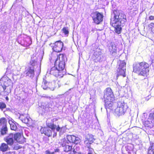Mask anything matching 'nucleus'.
Returning <instances> with one entry per match:
<instances>
[{"label":"nucleus","instance_id":"23","mask_svg":"<svg viewBox=\"0 0 154 154\" xmlns=\"http://www.w3.org/2000/svg\"><path fill=\"white\" fill-rule=\"evenodd\" d=\"M14 139L19 143L21 142H22L21 139H23V136H22L21 134L19 133L14 134Z\"/></svg>","mask_w":154,"mask_h":154},{"label":"nucleus","instance_id":"42","mask_svg":"<svg viewBox=\"0 0 154 154\" xmlns=\"http://www.w3.org/2000/svg\"><path fill=\"white\" fill-rule=\"evenodd\" d=\"M59 149H56L55 150V152H58L59 151Z\"/></svg>","mask_w":154,"mask_h":154},{"label":"nucleus","instance_id":"31","mask_svg":"<svg viewBox=\"0 0 154 154\" xmlns=\"http://www.w3.org/2000/svg\"><path fill=\"white\" fill-rule=\"evenodd\" d=\"M149 26L150 29L151 30L153 33H154V23H151L149 25Z\"/></svg>","mask_w":154,"mask_h":154},{"label":"nucleus","instance_id":"43","mask_svg":"<svg viewBox=\"0 0 154 154\" xmlns=\"http://www.w3.org/2000/svg\"><path fill=\"white\" fill-rule=\"evenodd\" d=\"M6 99L7 100H8V97H6Z\"/></svg>","mask_w":154,"mask_h":154},{"label":"nucleus","instance_id":"39","mask_svg":"<svg viewBox=\"0 0 154 154\" xmlns=\"http://www.w3.org/2000/svg\"><path fill=\"white\" fill-rule=\"evenodd\" d=\"M75 149H75V151H76H76H79V147H77V146H75Z\"/></svg>","mask_w":154,"mask_h":154},{"label":"nucleus","instance_id":"11","mask_svg":"<svg viewBox=\"0 0 154 154\" xmlns=\"http://www.w3.org/2000/svg\"><path fill=\"white\" fill-rule=\"evenodd\" d=\"M6 123L5 118H2L0 119V128L1 129V134L2 135L5 134L7 131Z\"/></svg>","mask_w":154,"mask_h":154},{"label":"nucleus","instance_id":"5","mask_svg":"<svg viewBox=\"0 0 154 154\" xmlns=\"http://www.w3.org/2000/svg\"><path fill=\"white\" fill-rule=\"evenodd\" d=\"M128 108L127 103L123 101H119L118 103V107L115 109L114 115L119 116L124 115Z\"/></svg>","mask_w":154,"mask_h":154},{"label":"nucleus","instance_id":"16","mask_svg":"<svg viewBox=\"0 0 154 154\" xmlns=\"http://www.w3.org/2000/svg\"><path fill=\"white\" fill-rule=\"evenodd\" d=\"M107 49L112 54L116 52L117 51L116 46L114 43L112 42H110L108 44L107 46Z\"/></svg>","mask_w":154,"mask_h":154},{"label":"nucleus","instance_id":"44","mask_svg":"<svg viewBox=\"0 0 154 154\" xmlns=\"http://www.w3.org/2000/svg\"><path fill=\"white\" fill-rule=\"evenodd\" d=\"M88 37H87V39H88Z\"/></svg>","mask_w":154,"mask_h":154},{"label":"nucleus","instance_id":"7","mask_svg":"<svg viewBox=\"0 0 154 154\" xmlns=\"http://www.w3.org/2000/svg\"><path fill=\"white\" fill-rule=\"evenodd\" d=\"M126 65V63L124 61L120 60L119 67L117 70V74L118 75H122L123 77L126 76L125 74Z\"/></svg>","mask_w":154,"mask_h":154},{"label":"nucleus","instance_id":"21","mask_svg":"<svg viewBox=\"0 0 154 154\" xmlns=\"http://www.w3.org/2000/svg\"><path fill=\"white\" fill-rule=\"evenodd\" d=\"M14 134H11L5 138V140L8 145H13L14 143Z\"/></svg>","mask_w":154,"mask_h":154},{"label":"nucleus","instance_id":"13","mask_svg":"<svg viewBox=\"0 0 154 154\" xmlns=\"http://www.w3.org/2000/svg\"><path fill=\"white\" fill-rule=\"evenodd\" d=\"M18 116H19V119H20L22 122L26 124L29 123L31 119L28 115L26 114H20L18 113Z\"/></svg>","mask_w":154,"mask_h":154},{"label":"nucleus","instance_id":"18","mask_svg":"<svg viewBox=\"0 0 154 154\" xmlns=\"http://www.w3.org/2000/svg\"><path fill=\"white\" fill-rule=\"evenodd\" d=\"M38 105L39 106V109L42 110V113L45 112L49 109V105L48 102L42 103L41 104L39 103Z\"/></svg>","mask_w":154,"mask_h":154},{"label":"nucleus","instance_id":"9","mask_svg":"<svg viewBox=\"0 0 154 154\" xmlns=\"http://www.w3.org/2000/svg\"><path fill=\"white\" fill-rule=\"evenodd\" d=\"M91 17L94 23L99 24L103 21V16L102 14L96 11L92 14Z\"/></svg>","mask_w":154,"mask_h":154},{"label":"nucleus","instance_id":"4","mask_svg":"<svg viewBox=\"0 0 154 154\" xmlns=\"http://www.w3.org/2000/svg\"><path fill=\"white\" fill-rule=\"evenodd\" d=\"M48 126L50 128L49 129L47 128H42L41 129V131L42 133L44 134H45L48 137L51 136L52 134V131H53L55 133L54 131L55 129L57 131H60L62 133V131L63 129V127L60 128L59 126L57 127V126L54 125L53 123H49L48 125ZM57 135V133H54L53 135V137Z\"/></svg>","mask_w":154,"mask_h":154},{"label":"nucleus","instance_id":"10","mask_svg":"<svg viewBox=\"0 0 154 154\" xmlns=\"http://www.w3.org/2000/svg\"><path fill=\"white\" fill-rule=\"evenodd\" d=\"M114 95L111 89L110 88H107L104 91V101L113 100Z\"/></svg>","mask_w":154,"mask_h":154},{"label":"nucleus","instance_id":"24","mask_svg":"<svg viewBox=\"0 0 154 154\" xmlns=\"http://www.w3.org/2000/svg\"><path fill=\"white\" fill-rule=\"evenodd\" d=\"M8 149V145L5 143H2L0 146V150L3 152L7 151Z\"/></svg>","mask_w":154,"mask_h":154},{"label":"nucleus","instance_id":"6","mask_svg":"<svg viewBox=\"0 0 154 154\" xmlns=\"http://www.w3.org/2000/svg\"><path fill=\"white\" fill-rule=\"evenodd\" d=\"M66 60L65 56L63 54H60L57 56L55 62V65L57 69H60V71H65V62Z\"/></svg>","mask_w":154,"mask_h":154},{"label":"nucleus","instance_id":"19","mask_svg":"<svg viewBox=\"0 0 154 154\" xmlns=\"http://www.w3.org/2000/svg\"><path fill=\"white\" fill-rule=\"evenodd\" d=\"M57 68L55 67L54 66L52 67L49 71H48L47 72H49L50 74H52L54 75L55 76H56L59 78H60L63 77V73L61 72H60V75L58 74H55L56 71H57Z\"/></svg>","mask_w":154,"mask_h":154},{"label":"nucleus","instance_id":"8","mask_svg":"<svg viewBox=\"0 0 154 154\" xmlns=\"http://www.w3.org/2000/svg\"><path fill=\"white\" fill-rule=\"evenodd\" d=\"M36 57L35 59L31 58V61H30V63L32 65V67H30L27 71H26V74L27 76H29L30 77L32 78L34 75V71L33 66H35L37 64V59Z\"/></svg>","mask_w":154,"mask_h":154},{"label":"nucleus","instance_id":"2","mask_svg":"<svg viewBox=\"0 0 154 154\" xmlns=\"http://www.w3.org/2000/svg\"><path fill=\"white\" fill-rule=\"evenodd\" d=\"M149 65L145 62L137 63L133 65V71L139 75L146 77L149 71Z\"/></svg>","mask_w":154,"mask_h":154},{"label":"nucleus","instance_id":"32","mask_svg":"<svg viewBox=\"0 0 154 154\" xmlns=\"http://www.w3.org/2000/svg\"><path fill=\"white\" fill-rule=\"evenodd\" d=\"M66 140L64 139L61 140L59 142L61 143L60 145H62L63 147L66 145Z\"/></svg>","mask_w":154,"mask_h":154},{"label":"nucleus","instance_id":"27","mask_svg":"<svg viewBox=\"0 0 154 154\" xmlns=\"http://www.w3.org/2000/svg\"><path fill=\"white\" fill-rule=\"evenodd\" d=\"M9 123L10 125L11 128V130L15 131L17 128V127L15 123L13 122L12 121L9 120Z\"/></svg>","mask_w":154,"mask_h":154},{"label":"nucleus","instance_id":"25","mask_svg":"<svg viewBox=\"0 0 154 154\" xmlns=\"http://www.w3.org/2000/svg\"><path fill=\"white\" fill-rule=\"evenodd\" d=\"M32 43L31 39L28 38H26L24 40L23 45L24 46L28 47Z\"/></svg>","mask_w":154,"mask_h":154},{"label":"nucleus","instance_id":"26","mask_svg":"<svg viewBox=\"0 0 154 154\" xmlns=\"http://www.w3.org/2000/svg\"><path fill=\"white\" fill-rule=\"evenodd\" d=\"M48 84L49 82H48L46 80L43 79L42 87L44 89H48Z\"/></svg>","mask_w":154,"mask_h":154},{"label":"nucleus","instance_id":"40","mask_svg":"<svg viewBox=\"0 0 154 154\" xmlns=\"http://www.w3.org/2000/svg\"><path fill=\"white\" fill-rule=\"evenodd\" d=\"M13 148L15 150H17L19 149L18 147L17 146H14V147H13Z\"/></svg>","mask_w":154,"mask_h":154},{"label":"nucleus","instance_id":"41","mask_svg":"<svg viewBox=\"0 0 154 154\" xmlns=\"http://www.w3.org/2000/svg\"><path fill=\"white\" fill-rule=\"evenodd\" d=\"M76 152V151H75V149H73V153H70L69 154H75V153Z\"/></svg>","mask_w":154,"mask_h":154},{"label":"nucleus","instance_id":"29","mask_svg":"<svg viewBox=\"0 0 154 154\" xmlns=\"http://www.w3.org/2000/svg\"><path fill=\"white\" fill-rule=\"evenodd\" d=\"M63 150L64 151L68 152L70 151L72 149V146L66 145L63 147Z\"/></svg>","mask_w":154,"mask_h":154},{"label":"nucleus","instance_id":"1","mask_svg":"<svg viewBox=\"0 0 154 154\" xmlns=\"http://www.w3.org/2000/svg\"><path fill=\"white\" fill-rule=\"evenodd\" d=\"M113 17L111 19V23L115 28V32L119 34L121 32V26H123L126 21V16L123 13L116 11L113 12Z\"/></svg>","mask_w":154,"mask_h":154},{"label":"nucleus","instance_id":"38","mask_svg":"<svg viewBox=\"0 0 154 154\" xmlns=\"http://www.w3.org/2000/svg\"><path fill=\"white\" fill-rule=\"evenodd\" d=\"M149 19L150 20H154V16H150L149 17Z\"/></svg>","mask_w":154,"mask_h":154},{"label":"nucleus","instance_id":"36","mask_svg":"<svg viewBox=\"0 0 154 154\" xmlns=\"http://www.w3.org/2000/svg\"><path fill=\"white\" fill-rule=\"evenodd\" d=\"M149 118L153 120L154 119V112L151 113L149 114Z\"/></svg>","mask_w":154,"mask_h":154},{"label":"nucleus","instance_id":"35","mask_svg":"<svg viewBox=\"0 0 154 154\" xmlns=\"http://www.w3.org/2000/svg\"><path fill=\"white\" fill-rule=\"evenodd\" d=\"M88 154H93V153L94 152V149L90 147V146L88 147Z\"/></svg>","mask_w":154,"mask_h":154},{"label":"nucleus","instance_id":"20","mask_svg":"<svg viewBox=\"0 0 154 154\" xmlns=\"http://www.w3.org/2000/svg\"><path fill=\"white\" fill-rule=\"evenodd\" d=\"M93 136L91 134H87L86 136L85 143L86 144H91L94 142Z\"/></svg>","mask_w":154,"mask_h":154},{"label":"nucleus","instance_id":"3","mask_svg":"<svg viewBox=\"0 0 154 154\" xmlns=\"http://www.w3.org/2000/svg\"><path fill=\"white\" fill-rule=\"evenodd\" d=\"M12 83L8 78H3L0 81V92H4V94L8 95L11 92V88Z\"/></svg>","mask_w":154,"mask_h":154},{"label":"nucleus","instance_id":"28","mask_svg":"<svg viewBox=\"0 0 154 154\" xmlns=\"http://www.w3.org/2000/svg\"><path fill=\"white\" fill-rule=\"evenodd\" d=\"M148 154H154V143L149 148Z\"/></svg>","mask_w":154,"mask_h":154},{"label":"nucleus","instance_id":"33","mask_svg":"<svg viewBox=\"0 0 154 154\" xmlns=\"http://www.w3.org/2000/svg\"><path fill=\"white\" fill-rule=\"evenodd\" d=\"M6 107V105L3 102H0V109L2 110L3 109L5 108Z\"/></svg>","mask_w":154,"mask_h":154},{"label":"nucleus","instance_id":"34","mask_svg":"<svg viewBox=\"0 0 154 154\" xmlns=\"http://www.w3.org/2000/svg\"><path fill=\"white\" fill-rule=\"evenodd\" d=\"M57 69V71H56L55 73V74H58V75H60V72H61L62 73H63V75L65 74L66 72L65 70V71H60V69Z\"/></svg>","mask_w":154,"mask_h":154},{"label":"nucleus","instance_id":"15","mask_svg":"<svg viewBox=\"0 0 154 154\" xmlns=\"http://www.w3.org/2000/svg\"><path fill=\"white\" fill-rule=\"evenodd\" d=\"M101 50L99 48H97L94 51V58L97 61L100 62L101 60Z\"/></svg>","mask_w":154,"mask_h":154},{"label":"nucleus","instance_id":"37","mask_svg":"<svg viewBox=\"0 0 154 154\" xmlns=\"http://www.w3.org/2000/svg\"><path fill=\"white\" fill-rule=\"evenodd\" d=\"M45 154H54V152H51L49 150H47L45 151Z\"/></svg>","mask_w":154,"mask_h":154},{"label":"nucleus","instance_id":"12","mask_svg":"<svg viewBox=\"0 0 154 154\" xmlns=\"http://www.w3.org/2000/svg\"><path fill=\"white\" fill-rule=\"evenodd\" d=\"M63 46V43L60 41H59L55 42L52 48L54 51L60 52L62 50Z\"/></svg>","mask_w":154,"mask_h":154},{"label":"nucleus","instance_id":"22","mask_svg":"<svg viewBox=\"0 0 154 154\" xmlns=\"http://www.w3.org/2000/svg\"><path fill=\"white\" fill-rule=\"evenodd\" d=\"M113 100H109L105 101V105L106 109H113Z\"/></svg>","mask_w":154,"mask_h":154},{"label":"nucleus","instance_id":"30","mask_svg":"<svg viewBox=\"0 0 154 154\" xmlns=\"http://www.w3.org/2000/svg\"><path fill=\"white\" fill-rule=\"evenodd\" d=\"M62 31L64 33V34L66 35V36H68L69 33V31L67 27H63V28L62 29Z\"/></svg>","mask_w":154,"mask_h":154},{"label":"nucleus","instance_id":"17","mask_svg":"<svg viewBox=\"0 0 154 154\" xmlns=\"http://www.w3.org/2000/svg\"><path fill=\"white\" fill-rule=\"evenodd\" d=\"M67 139L70 142L77 144L79 142L80 138L73 135H68L67 136Z\"/></svg>","mask_w":154,"mask_h":154},{"label":"nucleus","instance_id":"14","mask_svg":"<svg viewBox=\"0 0 154 154\" xmlns=\"http://www.w3.org/2000/svg\"><path fill=\"white\" fill-rule=\"evenodd\" d=\"M48 85V89L52 91L54 90L55 88L57 87V85L58 88H59L61 86V83L59 81H53L51 82H49Z\"/></svg>","mask_w":154,"mask_h":154}]
</instances>
